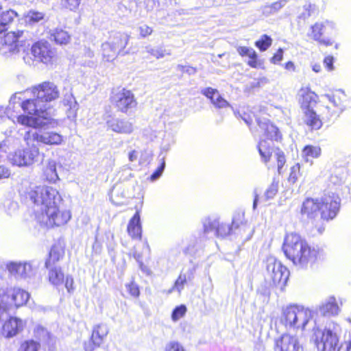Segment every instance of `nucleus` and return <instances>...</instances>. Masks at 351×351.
Returning a JSON list of instances; mask_svg holds the SVG:
<instances>
[{"label": "nucleus", "mask_w": 351, "mask_h": 351, "mask_svg": "<svg viewBox=\"0 0 351 351\" xmlns=\"http://www.w3.org/2000/svg\"><path fill=\"white\" fill-rule=\"evenodd\" d=\"M34 96L33 99L26 98V92H19L13 94L9 101V109L17 111L19 108L27 114H20L16 117L14 123L35 129L43 128L51 124L52 108L49 102L59 97V91L56 86L51 82H44L32 89Z\"/></svg>", "instance_id": "1"}, {"label": "nucleus", "mask_w": 351, "mask_h": 351, "mask_svg": "<svg viewBox=\"0 0 351 351\" xmlns=\"http://www.w3.org/2000/svg\"><path fill=\"white\" fill-rule=\"evenodd\" d=\"M27 198L37 206L34 211L35 219L41 226L48 228L61 226L71 219L70 210L60 207L61 196L53 187L38 186L31 188Z\"/></svg>", "instance_id": "2"}, {"label": "nucleus", "mask_w": 351, "mask_h": 351, "mask_svg": "<svg viewBox=\"0 0 351 351\" xmlns=\"http://www.w3.org/2000/svg\"><path fill=\"white\" fill-rule=\"evenodd\" d=\"M283 250L295 266L303 269L311 267L319 256L318 248L311 246L300 235L293 232L286 236Z\"/></svg>", "instance_id": "3"}, {"label": "nucleus", "mask_w": 351, "mask_h": 351, "mask_svg": "<svg viewBox=\"0 0 351 351\" xmlns=\"http://www.w3.org/2000/svg\"><path fill=\"white\" fill-rule=\"evenodd\" d=\"M259 128L264 134L268 138L267 140H261L258 145V152L261 157L262 160L267 163L274 152V156L277 160V166L278 173L286 162L285 156L282 151L279 149L273 150V140L278 141L280 138V134L278 129L269 122L266 118H257L256 119Z\"/></svg>", "instance_id": "4"}, {"label": "nucleus", "mask_w": 351, "mask_h": 351, "mask_svg": "<svg viewBox=\"0 0 351 351\" xmlns=\"http://www.w3.org/2000/svg\"><path fill=\"white\" fill-rule=\"evenodd\" d=\"M339 204V197L335 194L325 195L320 199L308 198L302 204L301 213L309 218H315L320 213L322 219L329 220L337 215Z\"/></svg>", "instance_id": "5"}, {"label": "nucleus", "mask_w": 351, "mask_h": 351, "mask_svg": "<svg viewBox=\"0 0 351 351\" xmlns=\"http://www.w3.org/2000/svg\"><path fill=\"white\" fill-rule=\"evenodd\" d=\"M312 317L309 308L293 304L282 310L281 320L287 328L304 330Z\"/></svg>", "instance_id": "6"}, {"label": "nucleus", "mask_w": 351, "mask_h": 351, "mask_svg": "<svg viewBox=\"0 0 351 351\" xmlns=\"http://www.w3.org/2000/svg\"><path fill=\"white\" fill-rule=\"evenodd\" d=\"M266 275L271 285L280 290L285 287L289 276V271L276 257L269 256L265 261Z\"/></svg>", "instance_id": "7"}, {"label": "nucleus", "mask_w": 351, "mask_h": 351, "mask_svg": "<svg viewBox=\"0 0 351 351\" xmlns=\"http://www.w3.org/2000/svg\"><path fill=\"white\" fill-rule=\"evenodd\" d=\"M26 147L19 148L11 153L9 159L13 165L19 167H29L33 165L38 160L40 149L30 138L29 141H24Z\"/></svg>", "instance_id": "8"}, {"label": "nucleus", "mask_w": 351, "mask_h": 351, "mask_svg": "<svg viewBox=\"0 0 351 351\" xmlns=\"http://www.w3.org/2000/svg\"><path fill=\"white\" fill-rule=\"evenodd\" d=\"M33 58L24 57L26 63L31 64L34 61L45 64H53L56 60L57 53L55 48L46 40H39L34 43L31 47Z\"/></svg>", "instance_id": "9"}, {"label": "nucleus", "mask_w": 351, "mask_h": 351, "mask_svg": "<svg viewBox=\"0 0 351 351\" xmlns=\"http://www.w3.org/2000/svg\"><path fill=\"white\" fill-rule=\"evenodd\" d=\"M129 36L123 33H114L101 45L103 60L112 62L127 46Z\"/></svg>", "instance_id": "10"}, {"label": "nucleus", "mask_w": 351, "mask_h": 351, "mask_svg": "<svg viewBox=\"0 0 351 351\" xmlns=\"http://www.w3.org/2000/svg\"><path fill=\"white\" fill-rule=\"evenodd\" d=\"M313 339L319 351L334 350L338 343L339 337L334 325H328L324 329L314 330Z\"/></svg>", "instance_id": "11"}, {"label": "nucleus", "mask_w": 351, "mask_h": 351, "mask_svg": "<svg viewBox=\"0 0 351 351\" xmlns=\"http://www.w3.org/2000/svg\"><path fill=\"white\" fill-rule=\"evenodd\" d=\"M23 30H16L2 34L0 32V53L3 55L14 54L19 51V42L25 37Z\"/></svg>", "instance_id": "12"}, {"label": "nucleus", "mask_w": 351, "mask_h": 351, "mask_svg": "<svg viewBox=\"0 0 351 351\" xmlns=\"http://www.w3.org/2000/svg\"><path fill=\"white\" fill-rule=\"evenodd\" d=\"M43 143L47 145H59L64 141V136L53 131L25 132L23 140Z\"/></svg>", "instance_id": "13"}, {"label": "nucleus", "mask_w": 351, "mask_h": 351, "mask_svg": "<svg viewBox=\"0 0 351 351\" xmlns=\"http://www.w3.org/2000/svg\"><path fill=\"white\" fill-rule=\"evenodd\" d=\"M112 103L122 112H127L136 106V101L132 92L125 88L115 90L112 96Z\"/></svg>", "instance_id": "14"}, {"label": "nucleus", "mask_w": 351, "mask_h": 351, "mask_svg": "<svg viewBox=\"0 0 351 351\" xmlns=\"http://www.w3.org/2000/svg\"><path fill=\"white\" fill-rule=\"evenodd\" d=\"M6 269L9 274L15 278L26 279L34 274V269L31 262H13L7 263Z\"/></svg>", "instance_id": "15"}, {"label": "nucleus", "mask_w": 351, "mask_h": 351, "mask_svg": "<svg viewBox=\"0 0 351 351\" xmlns=\"http://www.w3.org/2000/svg\"><path fill=\"white\" fill-rule=\"evenodd\" d=\"M300 348L298 337L285 333L275 340L274 349V351H298Z\"/></svg>", "instance_id": "16"}, {"label": "nucleus", "mask_w": 351, "mask_h": 351, "mask_svg": "<svg viewBox=\"0 0 351 351\" xmlns=\"http://www.w3.org/2000/svg\"><path fill=\"white\" fill-rule=\"evenodd\" d=\"M205 232L215 230L217 237H225L230 234L232 229L229 224L221 223L217 218H206L204 221Z\"/></svg>", "instance_id": "17"}, {"label": "nucleus", "mask_w": 351, "mask_h": 351, "mask_svg": "<svg viewBox=\"0 0 351 351\" xmlns=\"http://www.w3.org/2000/svg\"><path fill=\"white\" fill-rule=\"evenodd\" d=\"M25 325L22 319L12 317L7 320L2 327V335L6 338L13 337L21 332Z\"/></svg>", "instance_id": "18"}, {"label": "nucleus", "mask_w": 351, "mask_h": 351, "mask_svg": "<svg viewBox=\"0 0 351 351\" xmlns=\"http://www.w3.org/2000/svg\"><path fill=\"white\" fill-rule=\"evenodd\" d=\"M29 298V293L19 287H10L8 290V300L11 306H22L26 304Z\"/></svg>", "instance_id": "19"}, {"label": "nucleus", "mask_w": 351, "mask_h": 351, "mask_svg": "<svg viewBox=\"0 0 351 351\" xmlns=\"http://www.w3.org/2000/svg\"><path fill=\"white\" fill-rule=\"evenodd\" d=\"M107 126L112 131L119 134H131L134 130L133 123L126 119H112L107 121Z\"/></svg>", "instance_id": "20"}, {"label": "nucleus", "mask_w": 351, "mask_h": 351, "mask_svg": "<svg viewBox=\"0 0 351 351\" xmlns=\"http://www.w3.org/2000/svg\"><path fill=\"white\" fill-rule=\"evenodd\" d=\"M301 109L314 108L317 102V95L308 87H302L298 93Z\"/></svg>", "instance_id": "21"}, {"label": "nucleus", "mask_w": 351, "mask_h": 351, "mask_svg": "<svg viewBox=\"0 0 351 351\" xmlns=\"http://www.w3.org/2000/svg\"><path fill=\"white\" fill-rule=\"evenodd\" d=\"M332 25L328 21L324 23H316L311 26V33H308V36L311 37L315 40L318 41L320 44L326 46L332 45L333 42L330 39L322 38V34L326 32L327 27H332Z\"/></svg>", "instance_id": "22"}, {"label": "nucleus", "mask_w": 351, "mask_h": 351, "mask_svg": "<svg viewBox=\"0 0 351 351\" xmlns=\"http://www.w3.org/2000/svg\"><path fill=\"white\" fill-rule=\"evenodd\" d=\"M58 163L53 159H48L43 165V176L45 180L51 183H56L60 180L57 172ZM60 166H61L59 164Z\"/></svg>", "instance_id": "23"}, {"label": "nucleus", "mask_w": 351, "mask_h": 351, "mask_svg": "<svg viewBox=\"0 0 351 351\" xmlns=\"http://www.w3.org/2000/svg\"><path fill=\"white\" fill-rule=\"evenodd\" d=\"M201 93L209 99L211 103L217 108H223L230 106L229 103L221 96L217 89L206 88L201 90Z\"/></svg>", "instance_id": "24"}, {"label": "nucleus", "mask_w": 351, "mask_h": 351, "mask_svg": "<svg viewBox=\"0 0 351 351\" xmlns=\"http://www.w3.org/2000/svg\"><path fill=\"white\" fill-rule=\"evenodd\" d=\"M109 332L108 327L105 324H99L94 326L91 340L96 347H99Z\"/></svg>", "instance_id": "25"}, {"label": "nucleus", "mask_w": 351, "mask_h": 351, "mask_svg": "<svg viewBox=\"0 0 351 351\" xmlns=\"http://www.w3.org/2000/svg\"><path fill=\"white\" fill-rule=\"evenodd\" d=\"M62 103L66 108L65 110L67 117L71 120L75 119L78 110V104L74 96L71 93L66 94Z\"/></svg>", "instance_id": "26"}, {"label": "nucleus", "mask_w": 351, "mask_h": 351, "mask_svg": "<svg viewBox=\"0 0 351 351\" xmlns=\"http://www.w3.org/2000/svg\"><path fill=\"white\" fill-rule=\"evenodd\" d=\"M141 232L140 213L136 211L128 223V232L132 239H141Z\"/></svg>", "instance_id": "27"}, {"label": "nucleus", "mask_w": 351, "mask_h": 351, "mask_svg": "<svg viewBox=\"0 0 351 351\" xmlns=\"http://www.w3.org/2000/svg\"><path fill=\"white\" fill-rule=\"evenodd\" d=\"M318 311L324 316H330L337 315L339 308L335 298L330 297L319 306Z\"/></svg>", "instance_id": "28"}, {"label": "nucleus", "mask_w": 351, "mask_h": 351, "mask_svg": "<svg viewBox=\"0 0 351 351\" xmlns=\"http://www.w3.org/2000/svg\"><path fill=\"white\" fill-rule=\"evenodd\" d=\"M304 114V121L306 125L312 129H319L322 125V122L319 116L316 114L314 108L302 109Z\"/></svg>", "instance_id": "29"}, {"label": "nucleus", "mask_w": 351, "mask_h": 351, "mask_svg": "<svg viewBox=\"0 0 351 351\" xmlns=\"http://www.w3.org/2000/svg\"><path fill=\"white\" fill-rule=\"evenodd\" d=\"M321 153L322 150L319 146L306 145L302 151V157L306 162H311L312 164V159L319 158Z\"/></svg>", "instance_id": "30"}, {"label": "nucleus", "mask_w": 351, "mask_h": 351, "mask_svg": "<svg viewBox=\"0 0 351 351\" xmlns=\"http://www.w3.org/2000/svg\"><path fill=\"white\" fill-rule=\"evenodd\" d=\"M50 39L59 45H66L70 40V36L67 32L62 29H56L51 31Z\"/></svg>", "instance_id": "31"}, {"label": "nucleus", "mask_w": 351, "mask_h": 351, "mask_svg": "<svg viewBox=\"0 0 351 351\" xmlns=\"http://www.w3.org/2000/svg\"><path fill=\"white\" fill-rule=\"evenodd\" d=\"M49 269L48 278L49 282L54 286H59L64 282V274L60 267L48 268Z\"/></svg>", "instance_id": "32"}, {"label": "nucleus", "mask_w": 351, "mask_h": 351, "mask_svg": "<svg viewBox=\"0 0 351 351\" xmlns=\"http://www.w3.org/2000/svg\"><path fill=\"white\" fill-rule=\"evenodd\" d=\"M18 16L17 13L12 10L2 12L0 16V32L5 34V26L11 23Z\"/></svg>", "instance_id": "33"}, {"label": "nucleus", "mask_w": 351, "mask_h": 351, "mask_svg": "<svg viewBox=\"0 0 351 351\" xmlns=\"http://www.w3.org/2000/svg\"><path fill=\"white\" fill-rule=\"evenodd\" d=\"M64 255V250L59 246H53L49 252V258L45 262L47 268H50L59 261Z\"/></svg>", "instance_id": "34"}, {"label": "nucleus", "mask_w": 351, "mask_h": 351, "mask_svg": "<svg viewBox=\"0 0 351 351\" xmlns=\"http://www.w3.org/2000/svg\"><path fill=\"white\" fill-rule=\"evenodd\" d=\"M287 0H279L269 5L265 6L263 12L267 14H274L287 4Z\"/></svg>", "instance_id": "35"}, {"label": "nucleus", "mask_w": 351, "mask_h": 351, "mask_svg": "<svg viewBox=\"0 0 351 351\" xmlns=\"http://www.w3.org/2000/svg\"><path fill=\"white\" fill-rule=\"evenodd\" d=\"M272 43V39L269 36L264 34L261 36V38L256 41L255 45L261 51H266Z\"/></svg>", "instance_id": "36"}, {"label": "nucleus", "mask_w": 351, "mask_h": 351, "mask_svg": "<svg viewBox=\"0 0 351 351\" xmlns=\"http://www.w3.org/2000/svg\"><path fill=\"white\" fill-rule=\"evenodd\" d=\"M187 308L185 305L181 304L180 306H176L172 313H171V319L173 322H176L180 320L181 318L184 317L186 313Z\"/></svg>", "instance_id": "37"}, {"label": "nucleus", "mask_w": 351, "mask_h": 351, "mask_svg": "<svg viewBox=\"0 0 351 351\" xmlns=\"http://www.w3.org/2000/svg\"><path fill=\"white\" fill-rule=\"evenodd\" d=\"M278 190V182L273 180L267 189L264 194V199L265 201L273 199L276 195Z\"/></svg>", "instance_id": "38"}, {"label": "nucleus", "mask_w": 351, "mask_h": 351, "mask_svg": "<svg viewBox=\"0 0 351 351\" xmlns=\"http://www.w3.org/2000/svg\"><path fill=\"white\" fill-rule=\"evenodd\" d=\"M145 49L147 53H149L157 59L162 58L165 57V55H170V53L167 52V51L164 49L162 47L153 48L150 46H147Z\"/></svg>", "instance_id": "39"}, {"label": "nucleus", "mask_w": 351, "mask_h": 351, "mask_svg": "<svg viewBox=\"0 0 351 351\" xmlns=\"http://www.w3.org/2000/svg\"><path fill=\"white\" fill-rule=\"evenodd\" d=\"M40 348V343L33 341H26L21 345L19 351H38Z\"/></svg>", "instance_id": "40"}, {"label": "nucleus", "mask_w": 351, "mask_h": 351, "mask_svg": "<svg viewBox=\"0 0 351 351\" xmlns=\"http://www.w3.org/2000/svg\"><path fill=\"white\" fill-rule=\"evenodd\" d=\"M300 175V165L299 163H297L291 168V172L288 178L289 182L292 184L295 183Z\"/></svg>", "instance_id": "41"}, {"label": "nucleus", "mask_w": 351, "mask_h": 351, "mask_svg": "<svg viewBox=\"0 0 351 351\" xmlns=\"http://www.w3.org/2000/svg\"><path fill=\"white\" fill-rule=\"evenodd\" d=\"M125 288L131 296L134 298H138L139 296V287L138 285L135 283L133 280H132L129 283L125 284Z\"/></svg>", "instance_id": "42"}, {"label": "nucleus", "mask_w": 351, "mask_h": 351, "mask_svg": "<svg viewBox=\"0 0 351 351\" xmlns=\"http://www.w3.org/2000/svg\"><path fill=\"white\" fill-rule=\"evenodd\" d=\"M165 351H186L184 346L176 341H171L167 343Z\"/></svg>", "instance_id": "43"}, {"label": "nucleus", "mask_w": 351, "mask_h": 351, "mask_svg": "<svg viewBox=\"0 0 351 351\" xmlns=\"http://www.w3.org/2000/svg\"><path fill=\"white\" fill-rule=\"evenodd\" d=\"M237 51L241 56H247L249 58L256 56V51L251 47H239Z\"/></svg>", "instance_id": "44"}, {"label": "nucleus", "mask_w": 351, "mask_h": 351, "mask_svg": "<svg viewBox=\"0 0 351 351\" xmlns=\"http://www.w3.org/2000/svg\"><path fill=\"white\" fill-rule=\"evenodd\" d=\"M186 281V276L180 275V276L175 282L172 289L169 290V293H171L173 290H177L180 293L183 289Z\"/></svg>", "instance_id": "45"}, {"label": "nucleus", "mask_w": 351, "mask_h": 351, "mask_svg": "<svg viewBox=\"0 0 351 351\" xmlns=\"http://www.w3.org/2000/svg\"><path fill=\"white\" fill-rule=\"evenodd\" d=\"M81 0H62V5L67 9L75 11L76 10L80 4Z\"/></svg>", "instance_id": "46"}, {"label": "nucleus", "mask_w": 351, "mask_h": 351, "mask_svg": "<svg viewBox=\"0 0 351 351\" xmlns=\"http://www.w3.org/2000/svg\"><path fill=\"white\" fill-rule=\"evenodd\" d=\"M43 14L42 12L36 11H29L27 15V18L29 22H38L43 19Z\"/></svg>", "instance_id": "47"}, {"label": "nucleus", "mask_w": 351, "mask_h": 351, "mask_svg": "<svg viewBox=\"0 0 351 351\" xmlns=\"http://www.w3.org/2000/svg\"><path fill=\"white\" fill-rule=\"evenodd\" d=\"M10 308L11 304H9L8 302L0 303V321L7 316Z\"/></svg>", "instance_id": "48"}, {"label": "nucleus", "mask_w": 351, "mask_h": 351, "mask_svg": "<svg viewBox=\"0 0 351 351\" xmlns=\"http://www.w3.org/2000/svg\"><path fill=\"white\" fill-rule=\"evenodd\" d=\"M16 112V111H13L12 108L9 109V105L6 108H4L3 106H0V119L5 115H7L9 119H12V117H14V112Z\"/></svg>", "instance_id": "49"}, {"label": "nucleus", "mask_w": 351, "mask_h": 351, "mask_svg": "<svg viewBox=\"0 0 351 351\" xmlns=\"http://www.w3.org/2000/svg\"><path fill=\"white\" fill-rule=\"evenodd\" d=\"M165 167V162L164 159L162 160V162L161 165L157 169V170L151 176L150 179L152 181H154L157 180L162 175L164 169Z\"/></svg>", "instance_id": "50"}, {"label": "nucleus", "mask_w": 351, "mask_h": 351, "mask_svg": "<svg viewBox=\"0 0 351 351\" xmlns=\"http://www.w3.org/2000/svg\"><path fill=\"white\" fill-rule=\"evenodd\" d=\"M333 62L334 58L332 56H328L324 58V64L328 71H332L334 70Z\"/></svg>", "instance_id": "51"}, {"label": "nucleus", "mask_w": 351, "mask_h": 351, "mask_svg": "<svg viewBox=\"0 0 351 351\" xmlns=\"http://www.w3.org/2000/svg\"><path fill=\"white\" fill-rule=\"evenodd\" d=\"M146 9L148 11H152L159 5V1L158 0H146Z\"/></svg>", "instance_id": "52"}, {"label": "nucleus", "mask_w": 351, "mask_h": 351, "mask_svg": "<svg viewBox=\"0 0 351 351\" xmlns=\"http://www.w3.org/2000/svg\"><path fill=\"white\" fill-rule=\"evenodd\" d=\"M141 36L146 37L152 33V29L147 25H143L139 27Z\"/></svg>", "instance_id": "53"}, {"label": "nucleus", "mask_w": 351, "mask_h": 351, "mask_svg": "<svg viewBox=\"0 0 351 351\" xmlns=\"http://www.w3.org/2000/svg\"><path fill=\"white\" fill-rule=\"evenodd\" d=\"M9 289L10 288L4 289L0 287V303L8 302V295Z\"/></svg>", "instance_id": "54"}, {"label": "nucleus", "mask_w": 351, "mask_h": 351, "mask_svg": "<svg viewBox=\"0 0 351 351\" xmlns=\"http://www.w3.org/2000/svg\"><path fill=\"white\" fill-rule=\"evenodd\" d=\"M283 51L282 49H279L278 51L272 57L271 61L274 64H277L282 60Z\"/></svg>", "instance_id": "55"}, {"label": "nucleus", "mask_w": 351, "mask_h": 351, "mask_svg": "<svg viewBox=\"0 0 351 351\" xmlns=\"http://www.w3.org/2000/svg\"><path fill=\"white\" fill-rule=\"evenodd\" d=\"M64 283H65V287L69 292H71L74 289L73 279L71 276H66L65 280H64Z\"/></svg>", "instance_id": "56"}, {"label": "nucleus", "mask_w": 351, "mask_h": 351, "mask_svg": "<svg viewBox=\"0 0 351 351\" xmlns=\"http://www.w3.org/2000/svg\"><path fill=\"white\" fill-rule=\"evenodd\" d=\"M247 64L252 68H257L261 65V62L257 59V54L253 58H250L247 61Z\"/></svg>", "instance_id": "57"}, {"label": "nucleus", "mask_w": 351, "mask_h": 351, "mask_svg": "<svg viewBox=\"0 0 351 351\" xmlns=\"http://www.w3.org/2000/svg\"><path fill=\"white\" fill-rule=\"evenodd\" d=\"M5 206L7 208V212L9 215H12V213L17 208L18 206L16 202L8 201Z\"/></svg>", "instance_id": "58"}, {"label": "nucleus", "mask_w": 351, "mask_h": 351, "mask_svg": "<svg viewBox=\"0 0 351 351\" xmlns=\"http://www.w3.org/2000/svg\"><path fill=\"white\" fill-rule=\"evenodd\" d=\"M10 175V170L3 165H0V180L8 178Z\"/></svg>", "instance_id": "59"}, {"label": "nucleus", "mask_w": 351, "mask_h": 351, "mask_svg": "<svg viewBox=\"0 0 351 351\" xmlns=\"http://www.w3.org/2000/svg\"><path fill=\"white\" fill-rule=\"evenodd\" d=\"M351 341H348L342 343L338 349V351H350Z\"/></svg>", "instance_id": "60"}, {"label": "nucleus", "mask_w": 351, "mask_h": 351, "mask_svg": "<svg viewBox=\"0 0 351 351\" xmlns=\"http://www.w3.org/2000/svg\"><path fill=\"white\" fill-rule=\"evenodd\" d=\"M313 5L311 4H306L304 6V10H306V13H304L300 17H302L304 19H306V17L310 16L311 15V10L313 9Z\"/></svg>", "instance_id": "61"}, {"label": "nucleus", "mask_w": 351, "mask_h": 351, "mask_svg": "<svg viewBox=\"0 0 351 351\" xmlns=\"http://www.w3.org/2000/svg\"><path fill=\"white\" fill-rule=\"evenodd\" d=\"M84 350L85 351H93L95 350V348H97L93 343V341H92L91 339L89 341H88V342H85L84 345Z\"/></svg>", "instance_id": "62"}, {"label": "nucleus", "mask_w": 351, "mask_h": 351, "mask_svg": "<svg viewBox=\"0 0 351 351\" xmlns=\"http://www.w3.org/2000/svg\"><path fill=\"white\" fill-rule=\"evenodd\" d=\"M128 158L130 162H134L138 158V152L136 150H132L128 154Z\"/></svg>", "instance_id": "63"}, {"label": "nucleus", "mask_w": 351, "mask_h": 351, "mask_svg": "<svg viewBox=\"0 0 351 351\" xmlns=\"http://www.w3.org/2000/svg\"><path fill=\"white\" fill-rule=\"evenodd\" d=\"M241 118L245 121V123L248 125H250L252 123L253 119L252 116L250 114L247 115L245 113L243 114V116H241Z\"/></svg>", "instance_id": "64"}]
</instances>
